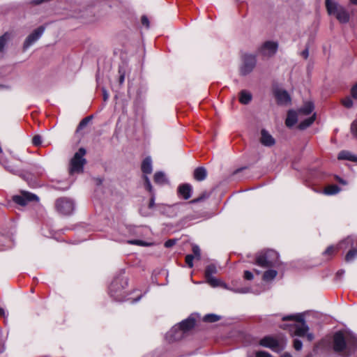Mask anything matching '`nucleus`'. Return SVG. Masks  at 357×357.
Listing matches in <instances>:
<instances>
[{
  "label": "nucleus",
  "instance_id": "1",
  "mask_svg": "<svg viewBox=\"0 0 357 357\" xmlns=\"http://www.w3.org/2000/svg\"><path fill=\"white\" fill-rule=\"evenodd\" d=\"M195 324V319L192 316L189 317L181 323L174 326L167 333L166 340L169 342L181 340L185 334L194 327Z\"/></svg>",
  "mask_w": 357,
  "mask_h": 357
},
{
  "label": "nucleus",
  "instance_id": "2",
  "mask_svg": "<svg viewBox=\"0 0 357 357\" xmlns=\"http://www.w3.org/2000/svg\"><path fill=\"white\" fill-rule=\"evenodd\" d=\"M285 320H294L297 323L292 325L291 331H293L295 335L300 337H306L308 341H312L314 339V335L312 333H307L309 328L304 321L302 314L289 315L282 318Z\"/></svg>",
  "mask_w": 357,
  "mask_h": 357
},
{
  "label": "nucleus",
  "instance_id": "3",
  "mask_svg": "<svg viewBox=\"0 0 357 357\" xmlns=\"http://www.w3.org/2000/svg\"><path fill=\"white\" fill-rule=\"evenodd\" d=\"M128 286V280L124 277H117L111 283L109 292L111 297L117 301H130L124 295L123 289Z\"/></svg>",
  "mask_w": 357,
  "mask_h": 357
},
{
  "label": "nucleus",
  "instance_id": "4",
  "mask_svg": "<svg viewBox=\"0 0 357 357\" xmlns=\"http://www.w3.org/2000/svg\"><path fill=\"white\" fill-rule=\"evenodd\" d=\"M333 349L335 352L340 354L344 357L350 355L349 339L348 335L338 331L333 337Z\"/></svg>",
  "mask_w": 357,
  "mask_h": 357
},
{
  "label": "nucleus",
  "instance_id": "5",
  "mask_svg": "<svg viewBox=\"0 0 357 357\" xmlns=\"http://www.w3.org/2000/svg\"><path fill=\"white\" fill-rule=\"evenodd\" d=\"M256 264L264 268L277 266L279 264V255L273 250L261 252L256 257Z\"/></svg>",
  "mask_w": 357,
  "mask_h": 357
},
{
  "label": "nucleus",
  "instance_id": "6",
  "mask_svg": "<svg viewBox=\"0 0 357 357\" xmlns=\"http://www.w3.org/2000/svg\"><path fill=\"white\" fill-rule=\"evenodd\" d=\"M326 8L329 15H334L342 24L349 21V14L347 9L332 0H326Z\"/></svg>",
  "mask_w": 357,
  "mask_h": 357
},
{
  "label": "nucleus",
  "instance_id": "7",
  "mask_svg": "<svg viewBox=\"0 0 357 357\" xmlns=\"http://www.w3.org/2000/svg\"><path fill=\"white\" fill-rule=\"evenodd\" d=\"M86 150L84 148L79 149L70 162L69 172L70 174L81 173L83 172L84 165L86 161L84 158Z\"/></svg>",
  "mask_w": 357,
  "mask_h": 357
},
{
  "label": "nucleus",
  "instance_id": "8",
  "mask_svg": "<svg viewBox=\"0 0 357 357\" xmlns=\"http://www.w3.org/2000/svg\"><path fill=\"white\" fill-rule=\"evenodd\" d=\"M144 185L146 189L151 193V197L149 201V208L153 209L154 208H156L158 211H160L162 213H164L167 210H169L172 208L173 207H176L178 206V204H174L173 206L166 205L164 204H155V195L153 192V187L151 185V181L149 178V177L146 175L144 176Z\"/></svg>",
  "mask_w": 357,
  "mask_h": 357
},
{
  "label": "nucleus",
  "instance_id": "9",
  "mask_svg": "<svg viewBox=\"0 0 357 357\" xmlns=\"http://www.w3.org/2000/svg\"><path fill=\"white\" fill-rule=\"evenodd\" d=\"M257 64L256 56L252 54H245L240 66V74L245 76L252 72Z\"/></svg>",
  "mask_w": 357,
  "mask_h": 357
},
{
  "label": "nucleus",
  "instance_id": "10",
  "mask_svg": "<svg viewBox=\"0 0 357 357\" xmlns=\"http://www.w3.org/2000/svg\"><path fill=\"white\" fill-rule=\"evenodd\" d=\"M56 208L60 213L70 215L74 210V203L70 199L60 198L56 202Z\"/></svg>",
  "mask_w": 357,
  "mask_h": 357
},
{
  "label": "nucleus",
  "instance_id": "11",
  "mask_svg": "<svg viewBox=\"0 0 357 357\" xmlns=\"http://www.w3.org/2000/svg\"><path fill=\"white\" fill-rule=\"evenodd\" d=\"M259 344L264 347L269 348L273 351H280L282 349L280 342L271 336H266L261 339Z\"/></svg>",
  "mask_w": 357,
  "mask_h": 357
},
{
  "label": "nucleus",
  "instance_id": "12",
  "mask_svg": "<svg viewBox=\"0 0 357 357\" xmlns=\"http://www.w3.org/2000/svg\"><path fill=\"white\" fill-rule=\"evenodd\" d=\"M13 200L20 206H25L29 202L38 201V198L34 194L28 192H23L21 195L14 196Z\"/></svg>",
  "mask_w": 357,
  "mask_h": 357
},
{
  "label": "nucleus",
  "instance_id": "13",
  "mask_svg": "<svg viewBox=\"0 0 357 357\" xmlns=\"http://www.w3.org/2000/svg\"><path fill=\"white\" fill-rule=\"evenodd\" d=\"M45 27L41 26L36 29H35L31 34L28 36L26 38L24 47V48H28L30 47L32 44H33L36 40H38L43 33H44Z\"/></svg>",
  "mask_w": 357,
  "mask_h": 357
},
{
  "label": "nucleus",
  "instance_id": "14",
  "mask_svg": "<svg viewBox=\"0 0 357 357\" xmlns=\"http://www.w3.org/2000/svg\"><path fill=\"white\" fill-rule=\"evenodd\" d=\"M278 43L273 41L265 42L260 48V52L266 56H271L275 54L278 50Z\"/></svg>",
  "mask_w": 357,
  "mask_h": 357
},
{
  "label": "nucleus",
  "instance_id": "15",
  "mask_svg": "<svg viewBox=\"0 0 357 357\" xmlns=\"http://www.w3.org/2000/svg\"><path fill=\"white\" fill-rule=\"evenodd\" d=\"M275 96L280 105H288L291 102L289 93L282 89H277L275 91Z\"/></svg>",
  "mask_w": 357,
  "mask_h": 357
},
{
  "label": "nucleus",
  "instance_id": "16",
  "mask_svg": "<svg viewBox=\"0 0 357 357\" xmlns=\"http://www.w3.org/2000/svg\"><path fill=\"white\" fill-rule=\"evenodd\" d=\"M261 143L266 146H273L275 143V139L272 135L266 130L263 129L261 131Z\"/></svg>",
  "mask_w": 357,
  "mask_h": 357
},
{
  "label": "nucleus",
  "instance_id": "17",
  "mask_svg": "<svg viewBox=\"0 0 357 357\" xmlns=\"http://www.w3.org/2000/svg\"><path fill=\"white\" fill-rule=\"evenodd\" d=\"M192 187L188 183L179 185L178 188V195L184 199H188L191 197Z\"/></svg>",
  "mask_w": 357,
  "mask_h": 357
},
{
  "label": "nucleus",
  "instance_id": "18",
  "mask_svg": "<svg viewBox=\"0 0 357 357\" xmlns=\"http://www.w3.org/2000/svg\"><path fill=\"white\" fill-rule=\"evenodd\" d=\"M354 238L353 236H350L344 238L343 241H340L337 244L338 250H345L347 249H351L354 248Z\"/></svg>",
  "mask_w": 357,
  "mask_h": 357
},
{
  "label": "nucleus",
  "instance_id": "19",
  "mask_svg": "<svg viewBox=\"0 0 357 357\" xmlns=\"http://www.w3.org/2000/svg\"><path fill=\"white\" fill-rule=\"evenodd\" d=\"M142 171L145 174H149L152 172V160L151 157H146L142 163Z\"/></svg>",
  "mask_w": 357,
  "mask_h": 357
},
{
  "label": "nucleus",
  "instance_id": "20",
  "mask_svg": "<svg viewBox=\"0 0 357 357\" xmlns=\"http://www.w3.org/2000/svg\"><path fill=\"white\" fill-rule=\"evenodd\" d=\"M298 121V114L292 110L289 111L287 117L286 119V126L287 127H291L296 124Z\"/></svg>",
  "mask_w": 357,
  "mask_h": 357
},
{
  "label": "nucleus",
  "instance_id": "21",
  "mask_svg": "<svg viewBox=\"0 0 357 357\" xmlns=\"http://www.w3.org/2000/svg\"><path fill=\"white\" fill-rule=\"evenodd\" d=\"M338 160H347L352 162H357V156L353 155L348 151H342L337 155Z\"/></svg>",
  "mask_w": 357,
  "mask_h": 357
},
{
  "label": "nucleus",
  "instance_id": "22",
  "mask_svg": "<svg viewBox=\"0 0 357 357\" xmlns=\"http://www.w3.org/2000/svg\"><path fill=\"white\" fill-rule=\"evenodd\" d=\"M207 172L205 168L198 167L194 171V178L195 180L201 181L206 178Z\"/></svg>",
  "mask_w": 357,
  "mask_h": 357
},
{
  "label": "nucleus",
  "instance_id": "23",
  "mask_svg": "<svg viewBox=\"0 0 357 357\" xmlns=\"http://www.w3.org/2000/svg\"><path fill=\"white\" fill-rule=\"evenodd\" d=\"M314 109V105L312 102H306L302 107L298 109V114L308 115Z\"/></svg>",
  "mask_w": 357,
  "mask_h": 357
},
{
  "label": "nucleus",
  "instance_id": "24",
  "mask_svg": "<svg viewBox=\"0 0 357 357\" xmlns=\"http://www.w3.org/2000/svg\"><path fill=\"white\" fill-rule=\"evenodd\" d=\"M154 182L158 185H165L168 180L163 172H158L154 174Z\"/></svg>",
  "mask_w": 357,
  "mask_h": 357
},
{
  "label": "nucleus",
  "instance_id": "25",
  "mask_svg": "<svg viewBox=\"0 0 357 357\" xmlns=\"http://www.w3.org/2000/svg\"><path fill=\"white\" fill-rule=\"evenodd\" d=\"M252 100V95L250 92L243 90L239 94V101L241 103L246 105Z\"/></svg>",
  "mask_w": 357,
  "mask_h": 357
},
{
  "label": "nucleus",
  "instance_id": "26",
  "mask_svg": "<svg viewBox=\"0 0 357 357\" xmlns=\"http://www.w3.org/2000/svg\"><path fill=\"white\" fill-rule=\"evenodd\" d=\"M357 257V248H353L347 253L344 260L346 262H351Z\"/></svg>",
  "mask_w": 357,
  "mask_h": 357
},
{
  "label": "nucleus",
  "instance_id": "27",
  "mask_svg": "<svg viewBox=\"0 0 357 357\" xmlns=\"http://www.w3.org/2000/svg\"><path fill=\"white\" fill-rule=\"evenodd\" d=\"M340 188L336 185H331L325 188L324 192L328 195H335L339 192Z\"/></svg>",
  "mask_w": 357,
  "mask_h": 357
},
{
  "label": "nucleus",
  "instance_id": "28",
  "mask_svg": "<svg viewBox=\"0 0 357 357\" xmlns=\"http://www.w3.org/2000/svg\"><path fill=\"white\" fill-rule=\"evenodd\" d=\"M315 120V114H314L312 116L306 119L305 120L301 121L299 124V128L301 130L305 129L309 127Z\"/></svg>",
  "mask_w": 357,
  "mask_h": 357
},
{
  "label": "nucleus",
  "instance_id": "29",
  "mask_svg": "<svg viewBox=\"0 0 357 357\" xmlns=\"http://www.w3.org/2000/svg\"><path fill=\"white\" fill-rule=\"evenodd\" d=\"M277 274L278 273L276 271L269 269L264 272L263 275V280L264 281H271L276 277Z\"/></svg>",
  "mask_w": 357,
  "mask_h": 357
},
{
  "label": "nucleus",
  "instance_id": "30",
  "mask_svg": "<svg viewBox=\"0 0 357 357\" xmlns=\"http://www.w3.org/2000/svg\"><path fill=\"white\" fill-rule=\"evenodd\" d=\"M217 273L216 266L213 264H209L206 267L205 270V277H211L213 276V274Z\"/></svg>",
  "mask_w": 357,
  "mask_h": 357
},
{
  "label": "nucleus",
  "instance_id": "31",
  "mask_svg": "<svg viewBox=\"0 0 357 357\" xmlns=\"http://www.w3.org/2000/svg\"><path fill=\"white\" fill-rule=\"evenodd\" d=\"M206 278L207 282L212 287H217L220 286V284H222V281L213 276L206 277Z\"/></svg>",
  "mask_w": 357,
  "mask_h": 357
},
{
  "label": "nucleus",
  "instance_id": "32",
  "mask_svg": "<svg viewBox=\"0 0 357 357\" xmlns=\"http://www.w3.org/2000/svg\"><path fill=\"white\" fill-rule=\"evenodd\" d=\"M92 119L91 116H89L83 119L80 123H79V126L77 128V132H79L80 130H82L84 127L87 126V124L91 121Z\"/></svg>",
  "mask_w": 357,
  "mask_h": 357
},
{
  "label": "nucleus",
  "instance_id": "33",
  "mask_svg": "<svg viewBox=\"0 0 357 357\" xmlns=\"http://www.w3.org/2000/svg\"><path fill=\"white\" fill-rule=\"evenodd\" d=\"M220 319V317L214 314H208L204 316V321L207 322H215Z\"/></svg>",
  "mask_w": 357,
  "mask_h": 357
},
{
  "label": "nucleus",
  "instance_id": "34",
  "mask_svg": "<svg viewBox=\"0 0 357 357\" xmlns=\"http://www.w3.org/2000/svg\"><path fill=\"white\" fill-rule=\"evenodd\" d=\"M337 250H339L337 245L336 246L331 245L324 252V255L331 256L335 254Z\"/></svg>",
  "mask_w": 357,
  "mask_h": 357
},
{
  "label": "nucleus",
  "instance_id": "35",
  "mask_svg": "<svg viewBox=\"0 0 357 357\" xmlns=\"http://www.w3.org/2000/svg\"><path fill=\"white\" fill-rule=\"evenodd\" d=\"M248 357H271V355L266 351H260L250 354Z\"/></svg>",
  "mask_w": 357,
  "mask_h": 357
},
{
  "label": "nucleus",
  "instance_id": "36",
  "mask_svg": "<svg viewBox=\"0 0 357 357\" xmlns=\"http://www.w3.org/2000/svg\"><path fill=\"white\" fill-rule=\"evenodd\" d=\"M342 104L347 108H351L353 106V100H351V98L349 96H347L342 100Z\"/></svg>",
  "mask_w": 357,
  "mask_h": 357
},
{
  "label": "nucleus",
  "instance_id": "37",
  "mask_svg": "<svg viewBox=\"0 0 357 357\" xmlns=\"http://www.w3.org/2000/svg\"><path fill=\"white\" fill-rule=\"evenodd\" d=\"M140 213L144 217L150 216L152 215L151 209H149V206L141 208Z\"/></svg>",
  "mask_w": 357,
  "mask_h": 357
},
{
  "label": "nucleus",
  "instance_id": "38",
  "mask_svg": "<svg viewBox=\"0 0 357 357\" xmlns=\"http://www.w3.org/2000/svg\"><path fill=\"white\" fill-rule=\"evenodd\" d=\"M195 257L193 255H188L185 257V262L190 268L193 266V259Z\"/></svg>",
  "mask_w": 357,
  "mask_h": 357
},
{
  "label": "nucleus",
  "instance_id": "39",
  "mask_svg": "<svg viewBox=\"0 0 357 357\" xmlns=\"http://www.w3.org/2000/svg\"><path fill=\"white\" fill-rule=\"evenodd\" d=\"M128 243L131 245H137L141 246H146L148 245L146 243L141 240H131L128 241Z\"/></svg>",
  "mask_w": 357,
  "mask_h": 357
},
{
  "label": "nucleus",
  "instance_id": "40",
  "mask_svg": "<svg viewBox=\"0 0 357 357\" xmlns=\"http://www.w3.org/2000/svg\"><path fill=\"white\" fill-rule=\"evenodd\" d=\"M32 143L34 146H39L42 143V137L41 136L37 135H35L32 139Z\"/></svg>",
  "mask_w": 357,
  "mask_h": 357
},
{
  "label": "nucleus",
  "instance_id": "41",
  "mask_svg": "<svg viewBox=\"0 0 357 357\" xmlns=\"http://www.w3.org/2000/svg\"><path fill=\"white\" fill-rule=\"evenodd\" d=\"M8 38V36L6 33L0 37V52L3 50Z\"/></svg>",
  "mask_w": 357,
  "mask_h": 357
},
{
  "label": "nucleus",
  "instance_id": "42",
  "mask_svg": "<svg viewBox=\"0 0 357 357\" xmlns=\"http://www.w3.org/2000/svg\"><path fill=\"white\" fill-rule=\"evenodd\" d=\"M351 131L354 136L357 137V120L352 122L351 125Z\"/></svg>",
  "mask_w": 357,
  "mask_h": 357
},
{
  "label": "nucleus",
  "instance_id": "43",
  "mask_svg": "<svg viewBox=\"0 0 357 357\" xmlns=\"http://www.w3.org/2000/svg\"><path fill=\"white\" fill-rule=\"evenodd\" d=\"M302 342L299 340L295 339L294 340V347L296 350L299 351L302 349Z\"/></svg>",
  "mask_w": 357,
  "mask_h": 357
},
{
  "label": "nucleus",
  "instance_id": "44",
  "mask_svg": "<svg viewBox=\"0 0 357 357\" xmlns=\"http://www.w3.org/2000/svg\"><path fill=\"white\" fill-rule=\"evenodd\" d=\"M351 95L353 98L357 99V83L351 87Z\"/></svg>",
  "mask_w": 357,
  "mask_h": 357
},
{
  "label": "nucleus",
  "instance_id": "45",
  "mask_svg": "<svg viewBox=\"0 0 357 357\" xmlns=\"http://www.w3.org/2000/svg\"><path fill=\"white\" fill-rule=\"evenodd\" d=\"M192 252L194 257H197V258H199L200 257V249L197 245H194L192 247Z\"/></svg>",
  "mask_w": 357,
  "mask_h": 357
},
{
  "label": "nucleus",
  "instance_id": "46",
  "mask_svg": "<svg viewBox=\"0 0 357 357\" xmlns=\"http://www.w3.org/2000/svg\"><path fill=\"white\" fill-rule=\"evenodd\" d=\"M244 278L248 280H251L253 279V274L252 272L249 271H245L244 272Z\"/></svg>",
  "mask_w": 357,
  "mask_h": 357
},
{
  "label": "nucleus",
  "instance_id": "47",
  "mask_svg": "<svg viewBox=\"0 0 357 357\" xmlns=\"http://www.w3.org/2000/svg\"><path fill=\"white\" fill-rule=\"evenodd\" d=\"M5 168L6 169L7 171L13 173V174L18 175L20 174V171L19 170L15 169L11 166H6Z\"/></svg>",
  "mask_w": 357,
  "mask_h": 357
},
{
  "label": "nucleus",
  "instance_id": "48",
  "mask_svg": "<svg viewBox=\"0 0 357 357\" xmlns=\"http://www.w3.org/2000/svg\"><path fill=\"white\" fill-rule=\"evenodd\" d=\"M141 21H142V24L144 26H145L146 28L149 27V19L147 18V17L142 16Z\"/></svg>",
  "mask_w": 357,
  "mask_h": 357
},
{
  "label": "nucleus",
  "instance_id": "49",
  "mask_svg": "<svg viewBox=\"0 0 357 357\" xmlns=\"http://www.w3.org/2000/svg\"><path fill=\"white\" fill-rule=\"evenodd\" d=\"M175 243H176V240L169 239L165 243V246L166 248H170V247L173 246Z\"/></svg>",
  "mask_w": 357,
  "mask_h": 357
},
{
  "label": "nucleus",
  "instance_id": "50",
  "mask_svg": "<svg viewBox=\"0 0 357 357\" xmlns=\"http://www.w3.org/2000/svg\"><path fill=\"white\" fill-rule=\"evenodd\" d=\"M236 293L246 294L250 292L249 288H241L234 290Z\"/></svg>",
  "mask_w": 357,
  "mask_h": 357
},
{
  "label": "nucleus",
  "instance_id": "51",
  "mask_svg": "<svg viewBox=\"0 0 357 357\" xmlns=\"http://www.w3.org/2000/svg\"><path fill=\"white\" fill-rule=\"evenodd\" d=\"M0 317L3 318H6L7 317V313L3 307H0Z\"/></svg>",
  "mask_w": 357,
  "mask_h": 357
},
{
  "label": "nucleus",
  "instance_id": "52",
  "mask_svg": "<svg viewBox=\"0 0 357 357\" xmlns=\"http://www.w3.org/2000/svg\"><path fill=\"white\" fill-rule=\"evenodd\" d=\"M302 56L305 58V59H307V56H308V50L307 49H305V50H303L302 52Z\"/></svg>",
  "mask_w": 357,
  "mask_h": 357
},
{
  "label": "nucleus",
  "instance_id": "53",
  "mask_svg": "<svg viewBox=\"0 0 357 357\" xmlns=\"http://www.w3.org/2000/svg\"><path fill=\"white\" fill-rule=\"evenodd\" d=\"M124 79H125V74L124 73H121V75H120V77H119V83L121 84L123 83L124 82Z\"/></svg>",
  "mask_w": 357,
  "mask_h": 357
},
{
  "label": "nucleus",
  "instance_id": "54",
  "mask_svg": "<svg viewBox=\"0 0 357 357\" xmlns=\"http://www.w3.org/2000/svg\"><path fill=\"white\" fill-rule=\"evenodd\" d=\"M336 180H337L340 183H342V184H343V185L347 184V183H346V181H344L342 178H340V177H338V176H337V177H336Z\"/></svg>",
  "mask_w": 357,
  "mask_h": 357
},
{
  "label": "nucleus",
  "instance_id": "55",
  "mask_svg": "<svg viewBox=\"0 0 357 357\" xmlns=\"http://www.w3.org/2000/svg\"><path fill=\"white\" fill-rule=\"evenodd\" d=\"M45 0H32L31 1V3L36 4V5H38V4H40L41 3H43Z\"/></svg>",
  "mask_w": 357,
  "mask_h": 357
},
{
  "label": "nucleus",
  "instance_id": "56",
  "mask_svg": "<svg viewBox=\"0 0 357 357\" xmlns=\"http://www.w3.org/2000/svg\"><path fill=\"white\" fill-rule=\"evenodd\" d=\"M103 99L105 101L108 99V94L105 90L103 91Z\"/></svg>",
  "mask_w": 357,
  "mask_h": 357
},
{
  "label": "nucleus",
  "instance_id": "57",
  "mask_svg": "<svg viewBox=\"0 0 357 357\" xmlns=\"http://www.w3.org/2000/svg\"><path fill=\"white\" fill-rule=\"evenodd\" d=\"M4 351V345L1 341H0V354Z\"/></svg>",
  "mask_w": 357,
  "mask_h": 357
},
{
  "label": "nucleus",
  "instance_id": "58",
  "mask_svg": "<svg viewBox=\"0 0 357 357\" xmlns=\"http://www.w3.org/2000/svg\"><path fill=\"white\" fill-rule=\"evenodd\" d=\"M141 298V296H137L135 298H134L132 301H131V303H135Z\"/></svg>",
  "mask_w": 357,
  "mask_h": 357
},
{
  "label": "nucleus",
  "instance_id": "59",
  "mask_svg": "<svg viewBox=\"0 0 357 357\" xmlns=\"http://www.w3.org/2000/svg\"><path fill=\"white\" fill-rule=\"evenodd\" d=\"M220 287H223V288H225V289H229V287H228V286L227 285V284H225V282H222V284H220Z\"/></svg>",
  "mask_w": 357,
  "mask_h": 357
},
{
  "label": "nucleus",
  "instance_id": "60",
  "mask_svg": "<svg viewBox=\"0 0 357 357\" xmlns=\"http://www.w3.org/2000/svg\"><path fill=\"white\" fill-rule=\"evenodd\" d=\"M344 273V271H343V270H340V271H337V274L338 275H343Z\"/></svg>",
  "mask_w": 357,
  "mask_h": 357
},
{
  "label": "nucleus",
  "instance_id": "61",
  "mask_svg": "<svg viewBox=\"0 0 357 357\" xmlns=\"http://www.w3.org/2000/svg\"><path fill=\"white\" fill-rule=\"evenodd\" d=\"M350 3L354 5H357V0H350Z\"/></svg>",
  "mask_w": 357,
  "mask_h": 357
},
{
  "label": "nucleus",
  "instance_id": "62",
  "mask_svg": "<svg viewBox=\"0 0 357 357\" xmlns=\"http://www.w3.org/2000/svg\"><path fill=\"white\" fill-rule=\"evenodd\" d=\"M281 357H292V356L290 355L289 354H284L282 356H281Z\"/></svg>",
  "mask_w": 357,
  "mask_h": 357
},
{
  "label": "nucleus",
  "instance_id": "63",
  "mask_svg": "<svg viewBox=\"0 0 357 357\" xmlns=\"http://www.w3.org/2000/svg\"><path fill=\"white\" fill-rule=\"evenodd\" d=\"M200 199H193L192 201L190 202V203H195V202H197Z\"/></svg>",
  "mask_w": 357,
  "mask_h": 357
},
{
  "label": "nucleus",
  "instance_id": "64",
  "mask_svg": "<svg viewBox=\"0 0 357 357\" xmlns=\"http://www.w3.org/2000/svg\"><path fill=\"white\" fill-rule=\"evenodd\" d=\"M255 273H256L257 275L260 274V271H259L255 270Z\"/></svg>",
  "mask_w": 357,
  "mask_h": 357
}]
</instances>
